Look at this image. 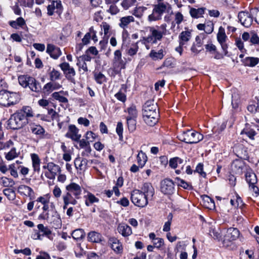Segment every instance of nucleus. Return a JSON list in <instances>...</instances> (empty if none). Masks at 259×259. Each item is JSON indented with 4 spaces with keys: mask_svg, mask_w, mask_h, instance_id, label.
Masks as SVG:
<instances>
[{
    "mask_svg": "<svg viewBox=\"0 0 259 259\" xmlns=\"http://www.w3.org/2000/svg\"><path fill=\"white\" fill-rule=\"evenodd\" d=\"M167 25L165 23L160 26H147L141 31L144 36L141 37V42L146 45L147 44H156L160 41L163 37L166 34Z\"/></svg>",
    "mask_w": 259,
    "mask_h": 259,
    "instance_id": "f257e3e1",
    "label": "nucleus"
},
{
    "mask_svg": "<svg viewBox=\"0 0 259 259\" xmlns=\"http://www.w3.org/2000/svg\"><path fill=\"white\" fill-rule=\"evenodd\" d=\"M37 202H40L42 205V211L38 215L39 220H46L48 223H52L57 222L60 220L59 214L53 203L49 205L50 197L48 194L40 196L36 199Z\"/></svg>",
    "mask_w": 259,
    "mask_h": 259,
    "instance_id": "f03ea898",
    "label": "nucleus"
},
{
    "mask_svg": "<svg viewBox=\"0 0 259 259\" xmlns=\"http://www.w3.org/2000/svg\"><path fill=\"white\" fill-rule=\"evenodd\" d=\"M33 116V113L30 106H24L11 115L8 120V126L13 130L22 128L28 123V118Z\"/></svg>",
    "mask_w": 259,
    "mask_h": 259,
    "instance_id": "7ed1b4c3",
    "label": "nucleus"
},
{
    "mask_svg": "<svg viewBox=\"0 0 259 259\" xmlns=\"http://www.w3.org/2000/svg\"><path fill=\"white\" fill-rule=\"evenodd\" d=\"M157 110V105L153 101H148L144 105L143 119L147 125L153 126L157 122L159 115Z\"/></svg>",
    "mask_w": 259,
    "mask_h": 259,
    "instance_id": "20e7f679",
    "label": "nucleus"
},
{
    "mask_svg": "<svg viewBox=\"0 0 259 259\" xmlns=\"http://www.w3.org/2000/svg\"><path fill=\"white\" fill-rule=\"evenodd\" d=\"M20 100L17 93L10 92L5 90L0 91V105L9 107L16 104Z\"/></svg>",
    "mask_w": 259,
    "mask_h": 259,
    "instance_id": "39448f33",
    "label": "nucleus"
},
{
    "mask_svg": "<svg viewBox=\"0 0 259 259\" xmlns=\"http://www.w3.org/2000/svg\"><path fill=\"white\" fill-rule=\"evenodd\" d=\"M19 84L23 88L28 87L32 92L38 93L41 90L39 82L33 77L27 75H20L18 77Z\"/></svg>",
    "mask_w": 259,
    "mask_h": 259,
    "instance_id": "423d86ee",
    "label": "nucleus"
},
{
    "mask_svg": "<svg viewBox=\"0 0 259 259\" xmlns=\"http://www.w3.org/2000/svg\"><path fill=\"white\" fill-rule=\"evenodd\" d=\"M179 139L187 144H196L201 141L203 136L200 133L192 130H187L178 136Z\"/></svg>",
    "mask_w": 259,
    "mask_h": 259,
    "instance_id": "0eeeda50",
    "label": "nucleus"
},
{
    "mask_svg": "<svg viewBox=\"0 0 259 259\" xmlns=\"http://www.w3.org/2000/svg\"><path fill=\"white\" fill-rule=\"evenodd\" d=\"M168 4L159 3L154 5L152 13L148 17L149 22L156 21L162 19L163 14L167 11Z\"/></svg>",
    "mask_w": 259,
    "mask_h": 259,
    "instance_id": "6e6552de",
    "label": "nucleus"
},
{
    "mask_svg": "<svg viewBox=\"0 0 259 259\" xmlns=\"http://www.w3.org/2000/svg\"><path fill=\"white\" fill-rule=\"evenodd\" d=\"M131 200L137 206L143 207L148 204V198L140 190L135 189L131 193Z\"/></svg>",
    "mask_w": 259,
    "mask_h": 259,
    "instance_id": "1a4fd4ad",
    "label": "nucleus"
},
{
    "mask_svg": "<svg viewBox=\"0 0 259 259\" xmlns=\"http://www.w3.org/2000/svg\"><path fill=\"white\" fill-rule=\"evenodd\" d=\"M239 234L240 232L237 228H230L228 229L223 241L224 246L226 247L230 246L232 242L238 238Z\"/></svg>",
    "mask_w": 259,
    "mask_h": 259,
    "instance_id": "9d476101",
    "label": "nucleus"
},
{
    "mask_svg": "<svg viewBox=\"0 0 259 259\" xmlns=\"http://www.w3.org/2000/svg\"><path fill=\"white\" fill-rule=\"evenodd\" d=\"M59 67L63 71V73L67 80L71 82H75L74 76L76 75V72L73 67L66 62L59 64Z\"/></svg>",
    "mask_w": 259,
    "mask_h": 259,
    "instance_id": "9b49d317",
    "label": "nucleus"
},
{
    "mask_svg": "<svg viewBox=\"0 0 259 259\" xmlns=\"http://www.w3.org/2000/svg\"><path fill=\"white\" fill-rule=\"evenodd\" d=\"M217 38L218 41L221 46L222 49L224 52L225 55H227L228 54V45L227 44L228 37L226 34L225 28L222 26H220L219 28L218 32L217 35Z\"/></svg>",
    "mask_w": 259,
    "mask_h": 259,
    "instance_id": "f8f14e48",
    "label": "nucleus"
},
{
    "mask_svg": "<svg viewBox=\"0 0 259 259\" xmlns=\"http://www.w3.org/2000/svg\"><path fill=\"white\" fill-rule=\"evenodd\" d=\"M161 192L165 195H171L175 191V184L173 181L169 179H165L160 184Z\"/></svg>",
    "mask_w": 259,
    "mask_h": 259,
    "instance_id": "ddd939ff",
    "label": "nucleus"
},
{
    "mask_svg": "<svg viewBox=\"0 0 259 259\" xmlns=\"http://www.w3.org/2000/svg\"><path fill=\"white\" fill-rule=\"evenodd\" d=\"M43 168L49 170L45 172V176L51 180L55 179L57 172L61 171L60 167L53 162H49L47 165L43 166Z\"/></svg>",
    "mask_w": 259,
    "mask_h": 259,
    "instance_id": "4468645a",
    "label": "nucleus"
},
{
    "mask_svg": "<svg viewBox=\"0 0 259 259\" xmlns=\"http://www.w3.org/2000/svg\"><path fill=\"white\" fill-rule=\"evenodd\" d=\"M66 192L73 196L75 198L79 199L82 192L81 188L78 184L71 183L65 187Z\"/></svg>",
    "mask_w": 259,
    "mask_h": 259,
    "instance_id": "2eb2a0df",
    "label": "nucleus"
},
{
    "mask_svg": "<svg viewBox=\"0 0 259 259\" xmlns=\"http://www.w3.org/2000/svg\"><path fill=\"white\" fill-rule=\"evenodd\" d=\"M238 17L241 24L245 27H250L253 22V17L248 12H239Z\"/></svg>",
    "mask_w": 259,
    "mask_h": 259,
    "instance_id": "dca6fc26",
    "label": "nucleus"
},
{
    "mask_svg": "<svg viewBox=\"0 0 259 259\" xmlns=\"http://www.w3.org/2000/svg\"><path fill=\"white\" fill-rule=\"evenodd\" d=\"M135 21V18L132 16H126L124 17H122L120 18L119 19V22L118 23L119 26L123 29L122 37L124 39L125 36H127L128 32L125 30L127 27L128 25Z\"/></svg>",
    "mask_w": 259,
    "mask_h": 259,
    "instance_id": "f3484780",
    "label": "nucleus"
},
{
    "mask_svg": "<svg viewBox=\"0 0 259 259\" xmlns=\"http://www.w3.org/2000/svg\"><path fill=\"white\" fill-rule=\"evenodd\" d=\"M79 131V129L75 125L70 124L68 126V132L65 134V137L72 141H78L81 137Z\"/></svg>",
    "mask_w": 259,
    "mask_h": 259,
    "instance_id": "a211bd4d",
    "label": "nucleus"
},
{
    "mask_svg": "<svg viewBox=\"0 0 259 259\" xmlns=\"http://www.w3.org/2000/svg\"><path fill=\"white\" fill-rule=\"evenodd\" d=\"M18 193L21 196L29 197L30 200L34 198V192L33 190L28 186L20 185L17 189Z\"/></svg>",
    "mask_w": 259,
    "mask_h": 259,
    "instance_id": "6ab92c4d",
    "label": "nucleus"
},
{
    "mask_svg": "<svg viewBox=\"0 0 259 259\" xmlns=\"http://www.w3.org/2000/svg\"><path fill=\"white\" fill-rule=\"evenodd\" d=\"M48 14L52 16L54 13L59 15L62 12V6L60 1H53L51 4L47 7Z\"/></svg>",
    "mask_w": 259,
    "mask_h": 259,
    "instance_id": "aec40b11",
    "label": "nucleus"
},
{
    "mask_svg": "<svg viewBox=\"0 0 259 259\" xmlns=\"http://www.w3.org/2000/svg\"><path fill=\"white\" fill-rule=\"evenodd\" d=\"M245 166L244 161L239 159L234 160L231 165L232 171L238 175H241L243 173Z\"/></svg>",
    "mask_w": 259,
    "mask_h": 259,
    "instance_id": "412c9836",
    "label": "nucleus"
},
{
    "mask_svg": "<svg viewBox=\"0 0 259 259\" xmlns=\"http://www.w3.org/2000/svg\"><path fill=\"white\" fill-rule=\"evenodd\" d=\"M62 198L63 202V209L67 208L69 204L75 205L77 203L78 199L66 192L63 194Z\"/></svg>",
    "mask_w": 259,
    "mask_h": 259,
    "instance_id": "4be33fe9",
    "label": "nucleus"
},
{
    "mask_svg": "<svg viewBox=\"0 0 259 259\" xmlns=\"http://www.w3.org/2000/svg\"><path fill=\"white\" fill-rule=\"evenodd\" d=\"M46 52L54 59H57L62 54L60 48L52 44H48Z\"/></svg>",
    "mask_w": 259,
    "mask_h": 259,
    "instance_id": "5701e85b",
    "label": "nucleus"
},
{
    "mask_svg": "<svg viewBox=\"0 0 259 259\" xmlns=\"http://www.w3.org/2000/svg\"><path fill=\"white\" fill-rule=\"evenodd\" d=\"M113 61L115 66L120 69L125 68V63L122 59V54L120 50H117L114 52Z\"/></svg>",
    "mask_w": 259,
    "mask_h": 259,
    "instance_id": "b1692460",
    "label": "nucleus"
},
{
    "mask_svg": "<svg viewBox=\"0 0 259 259\" xmlns=\"http://www.w3.org/2000/svg\"><path fill=\"white\" fill-rule=\"evenodd\" d=\"M141 192L148 198H151L154 195V189L150 183H145L141 187Z\"/></svg>",
    "mask_w": 259,
    "mask_h": 259,
    "instance_id": "393cba45",
    "label": "nucleus"
},
{
    "mask_svg": "<svg viewBox=\"0 0 259 259\" xmlns=\"http://www.w3.org/2000/svg\"><path fill=\"white\" fill-rule=\"evenodd\" d=\"M117 231L122 236L128 237L132 234V230L131 227L125 224H120L117 227Z\"/></svg>",
    "mask_w": 259,
    "mask_h": 259,
    "instance_id": "a878e982",
    "label": "nucleus"
},
{
    "mask_svg": "<svg viewBox=\"0 0 259 259\" xmlns=\"http://www.w3.org/2000/svg\"><path fill=\"white\" fill-rule=\"evenodd\" d=\"M29 130L31 133L39 137H42L45 130L40 125L31 123L29 124Z\"/></svg>",
    "mask_w": 259,
    "mask_h": 259,
    "instance_id": "bb28decb",
    "label": "nucleus"
},
{
    "mask_svg": "<svg viewBox=\"0 0 259 259\" xmlns=\"http://www.w3.org/2000/svg\"><path fill=\"white\" fill-rule=\"evenodd\" d=\"M109 243L111 244L112 249L116 253H120L122 250V246L119 240L115 238L112 237L110 238Z\"/></svg>",
    "mask_w": 259,
    "mask_h": 259,
    "instance_id": "cd10ccee",
    "label": "nucleus"
},
{
    "mask_svg": "<svg viewBox=\"0 0 259 259\" xmlns=\"http://www.w3.org/2000/svg\"><path fill=\"white\" fill-rule=\"evenodd\" d=\"M30 157L32 161V165L34 172H39L40 159L37 154L32 153L30 154Z\"/></svg>",
    "mask_w": 259,
    "mask_h": 259,
    "instance_id": "c85d7f7f",
    "label": "nucleus"
},
{
    "mask_svg": "<svg viewBox=\"0 0 259 259\" xmlns=\"http://www.w3.org/2000/svg\"><path fill=\"white\" fill-rule=\"evenodd\" d=\"M84 198L85 204L87 206H91L94 203L99 202V198L90 192H88L86 195L84 196Z\"/></svg>",
    "mask_w": 259,
    "mask_h": 259,
    "instance_id": "c756f323",
    "label": "nucleus"
},
{
    "mask_svg": "<svg viewBox=\"0 0 259 259\" xmlns=\"http://www.w3.org/2000/svg\"><path fill=\"white\" fill-rule=\"evenodd\" d=\"M206 9L205 8H200L196 9L191 8L190 10V14L193 18H199L203 17Z\"/></svg>",
    "mask_w": 259,
    "mask_h": 259,
    "instance_id": "7c9ffc66",
    "label": "nucleus"
},
{
    "mask_svg": "<svg viewBox=\"0 0 259 259\" xmlns=\"http://www.w3.org/2000/svg\"><path fill=\"white\" fill-rule=\"evenodd\" d=\"M202 42L199 36H197L195 38V42H194L191 48V51L195 55L198 54L201 50Z\"/></svg>",
    "mask_w": 259,
    "mask_h": 259,
    "instance_id": "2f4dec72",
    "label": "nucleus"
},
{
    "mask_svg": "<svg viewBox=\"0 0 259 259\" xmlns=\"http://www.w3.org/2000/svg\"><path fill=\"white\" fill-rule=\"evenodd\" d=\"M237 156L239 159H247L248 158L247 151L242 145L235 148Z\"/></svg>",
    "mask_w": 259,
    "mask_h": 259,
    "instance_id": "473e14b6",
    "label": "nucleus"
},
{
    "mask_svg": "<svg viewBox=\"0 0 259 259\" xmlns=\"http://www.w3.org/2000/svg\"><path fill=\"white\" fill-rule=\"evenodd\" d=\"M245 66L253 67L259 63V58L256 57H248L242 60Z\"/></svg>",
    "mask_w": 259,
    "mask_h": 259,
    "instance_id": "72a5a7b5",
    "label": "nucleus"
},
{
    "mask_svg": "<svg viewBox=\"0 0 259 259\" xmlns=\"http://www.w3.org/2000/svg\"><path fill=\"white\" fill-rule=\"evenodd\" d=\"M165 51L161 49L158 52L152 50L149 53V57L153 60H161L165 55Z\"/></svg>",
    "mask_w": 259,
    "mask_h": 259,
    "instance_id": "f704fd0d",
    "label": "nucleus"
},
{
    "mask_svg": "<svg viewBox=\"0 0 259 259\" xmlns=\"http://www.w3.org/2000/svg\"><path fill=\"white\" fill-rule=\"evenodd\" d=\"M181 41L180 44L181 45H184L187 41H188L191 37V32L190 31H182L179 36Z\"/></svg>",
    "mask_w": 259,
    "mask_h": 259,
    "instance_id": "c9c22d12",
    "label": "nucleus"
},
{
    "mask_svg": "<svg viewBox=\"0 0 259 259\" xmlns=\"http://www.w3.org/2000/svg\"><path fill=\"white\" fill-rule=\"evenodd\" d=\"M88 239L92 242H99L101 241V235L95 231H92L89 233Z\"/></svg>",
    "mask_w": 259,
    "mask_h": 259,
    "instance_id": "e433bc0d",
    "label": "nucleus"
},
{
    "mask_svg": "<svg viewBox=\"0 0 259 259\" xmlns=\"http://www.w3.org/2000/svg\"><path fill=\"white\" fill-rule=\"evenodd\" d=\"M10 25L15 29H18L19 27H22L26 24L25 20L22 17H19L16 21H11L9 22Z\"/></svg>",
    "mask_w": 259,
    "mask_h": 259,
    "instance_id": "4c0bfd02",
    "label": "nucleus"
},
{
    "mask_svg": "<svg viewBox=\"0 0 259 259\" xmlns=\"http://www.w3.org/2000/svg\"><path fill=\"white\" fill-rule=\"evenodd\" d=\"M71 235L74 240H79L84 238L85 233L83 229H77L74 230Z\"/></svg>",
    "mask_w": 259,
    "mask_h": 259,
    "instance_id": "58836bf2",
    "label": "nucleus"
},
{
    "mask_svg": "<svg viewBox=\"0 0 259 259\" xmlns=\"http://www.w3.org/2000/svg\"><path fill=\"white\" fill-rule=\"evenodd\" d=\"M246 181L249 186L257 183V178L255 174L253 172L248 171L246 173Z\"/></svg>",
    "mask_w": 259,
    "mask_h": 259,
    "instance_id": "ea45409f",
    "label": "nucleus"
},
{
    "mask_svg": "<svg viewBox=\"0 0 259 259\" xmlns=\"http://www.w3.org/2000/svg\"><path fill=\"white\" fill-rule=\"evenodd\" d=\"M137 159L140 167L142 168L147 160V157L145 153L141 151L138 153Z\"/></svg>",
    "mask_w": 259,
    "mask_h": 259,
    "instance_id": "a19ab883",
    "label": "nucleus"
},
{
    "mask_svg": "<svg viewBox=\"0 0 259 259\" xmlns=\"http://www.w3.org/2000/svg\"><path fill=\"white\" fill-rule=\"evenodd\" d=\"M64 93L63 91L59 92H54L52 94V97L61 103H67L68 102L67 98L60 95L61 93L63 94Z\"/></svg>",
    "mask_w": 259,
    "mask_h": 259,
    "instance_id": "79ce46f5",
    "label": "nucleus"
},
{
    "mask_svg": "<svg viewBox=\"0 0 259 259\" xmlns=\"http://www.w3.org/2000/svg\"><path fill=\"white\" fill-rule=\"evenodd\" d=\"M18 156L19 153L16 152L15 147L12 148L9 152L5 153V158L8 161L12 160L18 157Z\"/></svg>",
    "mask_w": 259,
    "mask_h": 259,
    "instance_id": "37998d69",
    "label": "nucleus"
},
{
    "mask_svg": "<svg viewBox=\"0 0 259 259\" xmlns=\"http://www.w3.org/2000/svg\"><path fill=\"white\" fill-rule=\"evenodd\" d=\"M127 111L128 112V115L126 117V118L137 119L138 112L135 106L132 105L127 108Z\"/></svg>",
    "mask_w": 259,
    "mask_h": 259,
    "instance_id": "c03bdc74",
    "label": "nucleus"
},
{
    "mask_svg": "<svg viewBox=\"0 0 259 259\" xmlns=\"http://www.w3.org/2000/svg\"><path fill=\"white\" fill-rule=\"evenodd\" d=\"M48 114L50 116L51 119H47L43 118L44 120L47 121H53L54 120H58L59 117V114L57 113L55 110L53 109H48Z\"/></svg>",
    "mask_w": 259,
    "mask_h": 259,
    "instance_id": "a18cd8bd",
    "label": "nucleus"
},
{
    "mask_svg": "<svg viewBox=\"0 0 259 259\" xmlns=\"http://www.w3.org/2000/svg\"><path fill=\"white\" fill-rule=\"evenodd\" d=\"M76 65L78 67V71L81 72L82 74L89 71L87 63L80 61L78 59H77Z\"/></svg>",
    "mask_w": 259,
    "mask_h": 259,
    "instance_id": "49530a36",
    "label": "nucleus"
},
{
    "mask_svg": "<svg viewBox=\"0 0 259 259\" xmlns=\"http://www.w3.org/2000/svg\"><path fill=\"white\" fill-rule=\"evenodd\" d=\"M137 0H122L120 5L125 10H128L130 7L134 6Z\"/></svg>",
    "mask_w": 259,
    "mask_h": 259,
    "instance_id": "de8ad7c7",
    "label": "nucleus"
},
{
    "mask_svg": "<svg viewBox=\"0 0 259 259\" xmlns=\"http://www.w3.org/2000/svg\"><path fill=\"white\" fill-rule=\"evenodd\" d=\"M183 162V160L178 157H175L170 158L169 161V166L172 168H176L178 166V163L181 164Z\"/></svg>",
    "mask_w": 259,
    "mask_h": 259,
    "instance_id": "09e8293b",
    "label": "nucleus"
},
{
    "mask_svg": "<svg viewBox=\"0 0 259 259\" xmlns=\"http://www.w3.org/2000/svg\"><path fill=\"white\" fill-rule=\"evenodd\" d=\"M128 129L130 132H133L136 128V119L126 118Z\"/></svg>",
    "mask_w": 259,
    "mask_h": 259,
    "instance_id": "8fccbe9b",
    "label": "nucleus"
},
{
    "mask_svg": "<svg viewBox=\"0 0 259 259\" xmlns=\"http://www.w3.org/2000/svg\"><path fill=\"white\" fill-rule=\"evenodd\" d=\"M3 193L4 195L7 197L10 200H13L16 197V194L15 191L10 188H6L4 189Z\"/></svg>",
    "mask_w": 259,
    "mask_h": 259,
    "instance_id": "3c124183",
    "label": "nucleus"
},
{
    "mask_svg": "<svg viewBox=\"0 0 259 259\" xmlns=\"http://www.w3.org/2000/svg\"><path fill=\"white\" fill-rule=\"evenodd\" d=\"M1 184L5 187L12 186L15 184V182L13 179L8 178L5 177L1 178Z\"/></svg>",
    "mask_w": 259,
    "mask_h": 259,
    "instance_id": "603ef678",
    "label": "nucleus"
},
{
    "mask_svg": "<svg viewBox=\"0 0 259 259\" xmlns=\"http://www.w3.org/2000/svg\"><path fill=\"white\" fill-rule=\"evenodd\" d=\"M37 228L42 233V235H45L49 238H51L50 236L52 234V232L48 227H45L43 224H40L37 225Z\"/></svg>",
    "mask_w": 259,
    "mask_h": 259,
    "instance_id": "864d4df0",
    "label": "nucleus"
},
{
    "mask_svg": "<svg viewBox=\"0 0 259 259\" xmlns=\"http://www.w3.org/2000/svg\"><path fill=\"white\" fill-rule=\"evenodd\" d=\"M61 75V73L59 71L53 68L49 73L50 79L52 81L60 79Z\"/></svg>",
    "mask_w": 259,
    "mask_h": 259,
    "instance_id": "5fc2aeb1",
    "label": "nucleus"
},
{
    "mask_svg": "<svg viewBox=\"0 0 259 259\" xmlns=\"http://www.w3.org/2000/svg\"><path fill=\"white\" fill-rule=\"evenodd\" d=\"M138 50L139 46L137 42L132 44L131 47L127 49V53L130 56H134L137 53Z\"/></svg>",
    "mask_w": 259,
    "mask_h": 259,
    "instance_id": "6e6d98bb",
    "label": "nucleus"
},
{
    "mask_svg": "<svg viewBox=\"0 0 259 259\" xmlns=\"http://www.w3.org/2000/svg\"><path fill=\"white\" fill-rule=\"evenodd\" d=\"M204 205L207 208L211 209L214 207V201L209 197L206 196L203 198Z\"/></svg>",
    "mask_w": 259,
    "mask_h": 259,
    "instance_id": "4d7b16f0",
    "label": "nucleus"
},
{
    "mask_svg": "<svg viewBox=\"0 0 259 259\" xmlns=\"http://www.w3.org/2000/svg\"><path fill=\"white\" fill-rule=\"evenodd\" d=\"M146 9L147 8L145 7H136L133 11V15L137 18H141L143 15V13Z\"/></svg>",
    "mask_w": 259,
    "mask_h": 259,
    "instance_id": "13d9d810",
    "label": "nucleus"
},
{
    "mask_svg": "<svg viewBox=\"0 0 259 259\" xmlns=\"http://www.w3.org/2000/svg\"><path fill=\"white\" fill-rule=\"evenodd\" d=\"M176 180L177 181L178 185L185 189H191L192 186L190 183H187L184 180L181 179L179 178H177Z\"/></svg>",
    "mask_w": 259,
    "mask_h": 259,
    "instance_id": "bf43d9fd",
    "label": "nucleus"
},
{
    "mask_svg": "<svg viewBox=\"0 0 259 259\" xmlns=\"http://www.w3.org/2000/svg\"><path fill=\"white\" fill-rule=\"evenodd\" d=\"M245 134L248 138L251 140H254V137L256 135V133L253 129H244L241 134Z\"/></svg>",
    "mask_w": 259,
    "mask_h": 259,
    "instance_id": "052dcab7",
    "label": "nucleus"
},
{
    "mask_svg": "<svg viewBox=\"0 0 259 259\" xmlns=\"http://www.w3.org/2000/svg\"><path fill=\"white\" fill-rule=\"evenodd\" d=\"M214 29V24L212 21H207L205 22V32L207 34H210Z\"/></svg>",
    "mask_w": 259,
    "mask_h": 259,
    "instance_id": "680f3d73",
    "label": "nucleus"
},
{
    "mask_svg": "<svg viewBox=\"0 0 259 259\" xmlns=\"http://www.w3.org/2000/svg\"><path fill=\"white\" fill-rule=\"evenodd\" d=\"M175 61L174 59L172 58H166L164 61L163 62L162 66L160 67V68H162L163 67H166L167 68H173L175 67Z\"/></svg>",
    "mask_w": 259,
    "mask_h": 259,
    "instance_id": "e2e57ef3",
    "label": "nucleus"
},
{
    "mask_svg": "<svg viewBox=\"0 0 259 259\" xmlns=\"http://www.w3.org/2000/svg\"><path fill=\"white\" fill-rule=\"evenodd\" d=\"M94 76L95 80L98 83L102 84L105 81L106 77L105 75L101 72L95 73Z\"/></svg>",
    "mask_w": 259,
    "mask_h": 259,
    "instance_id": "0e129e2a",
    "label": "nucleus"
},
{
    "mask_svg": "<svg viewBox=\"0 0 259 259\" xmlns=\"http://www.w3.org/2000/svg\"><path fill=\"white\" fill-rule=\"evenodd\" d=\"M209 234L214 239L220 240L221 237V235L219 230L211 229L209 231Z\"/></svg>",
    "mask_w": 259,
    "mask_h": 259,
    "instance_id": "69168bd1",
    "label": "nucleus"
},
{
    "mask_svg": "<svg viewBox=\"0 0 259 259\" xmlns=\"http://www.w3.org/2000/svg\"><path fill=\"white\" fill-rule=\"evenodd\" d=\"M116 132L119 136V139L122 140L123 138V124L121 122H118L117 124Z\"/></svg>",
    "mask_w": 259,
    "mask_h": 259,
    "instance_id": "338daca9",
    "label": "nucleus"
},
{
    "mask_svg": "<svg viewBox=\"0 0 259 259\" xmlns=\"http://www.w3.org/2000/svg\"><path fill=\"white\" fill-rule=\"evenodd\" d=\"M184 20L183 15L180 12L175 14V21L177 25H180Z\"/></svg>",
    "mask_w": 259,
    "mask_h": 259,
    "instance_id": "774afa93",
    "label": "nucleus"
}]
</instances>
